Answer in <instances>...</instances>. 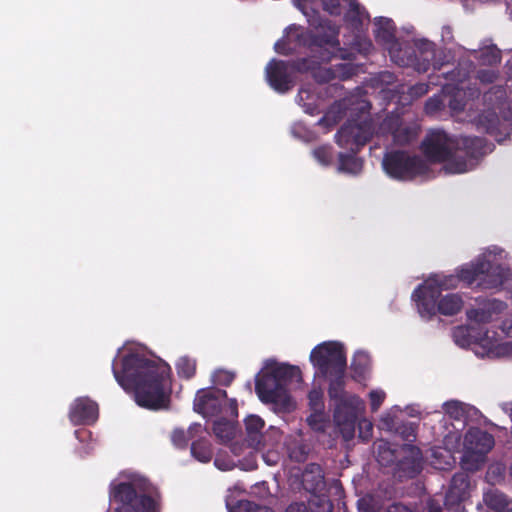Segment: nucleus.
<instances>
[{"label":"nucleus","instance_id":"f257e3e1","mask_svg":"<svg viewBox=\"0 0 512 512\" xmlns=\"http://www.w3.org/2000/svg\"><path fill=\"white\" fill-rule=\"evenodd\" d=\"M117 383L125 391H133L136 403L150 410L167 409L170 404L171 368L161 359H150L142 353L130 352L121 359V369L112 363Z\"/></svg>","mask_w":512,"mask_h":512},{"label":"nucleus","instance_id":"f03ea898","mask_svg":"<svg viewBox=\"0 0 512 512\" xmlns=\"http://www.w3.org/2000/svg\"><path fill=\"white\" fill-rule=\"evenodd\" d=\"M308 24L309 29L306 31H300L295 25L289 26L287 34L275 43V51L278 54L290 55L297 47H305L312 58L320 61L352 59V53L340 47L338 25L316 14L308 19Z\"/></svg>","mask_w":512,"mask_h":512},{"label":"nucleus","instance_id":"7ed1b4c3","mask_svg":"<svg viewBox=\"0 0 512 512\" xmlns=\"http://www.w3.org/2000/svg\"><path fill=\"white\" fill-rule=\"evenodd\" d=\"M110 497L117 504L114 512H160L161 509L162 497L158 488L141 476L111 484Z\"/></svg>","mask_w":512,"mask_h":512},{"label":"nucleus","instance_id":"20e7f679","mask_svg":"<svg viewBox=\"0 0 512 512\" xmlns=\"http://www.w3.org/2000/svg\"><path fill=\"white\" fill-rule=\"evenodd\" d=\"M459 284L457 275H434L420 284L413 292L418 312L427 320L436 315V301L443 290L454 289Z\"/></svg>","mask_w":512,"mask_h":512},{"label":"nucleus","instance_id":"39448f33","mask_svg":"<svg viewBox=\"0 0 512 512\" xmlns=\"http://www.w3.org/2000/svg\"><path fill=\"white\" fill-rule=\"evenodd\" d=\"M311 58H298L292 61L272 59L265 73L270 87L280 94L289 92L294 86V72L305 73L313 68Z\"/></svg>","mask_w":512,"mask_h":512},{"label":"nucleus","instance_id":"423d86ee","mask_svg":"<svg viewBox=\"0 0 512 512\" xmlns=\"http://www.w3.org/2000/svg\"><path fill=\"white\" fill-rule=\"evenodd\" d=\"M382 167L390 178L399 181L413 180L428 171V166L421 157L401 150L385 153Z\"/></svg>","mask_w":512,"mask_h":512},{"label":"nucleus","instance_id":"0eeeda50","mask_svg":"<svg viewBox=\"0 0 512 512\" xmlns=\"http://www.w3.org/2000/svg\"><path fill=\"white\" fill-rule=\"evenodd\" d=\"M310 361L323 376L346 371L347 359L341 343L328 341L317 345L310 354Z\"/></svg>","mask_w":512,"mask_h":512},{"label":"nucleus","instance_id":"6e6552de","mask_svg":"<svg viewBox=\"0 0 512 512\" xmlns=\"http://www.w3.org/2000/svg\"><path fill=\"white\" fill-rule=\"evenodd\" d=\"M494 437L481 429H470L465 435L466 451L462 466L467 471H477L485 462L486 455L494 447Z\"/></svg>","mask_w":512,"mask_h":512},{"label":"nucleus","instance_id":"1a4fd4ad","mask_svg":"<svg viewBox=\"0 0 512 512\" xmlns=\"http://www.w3.org/2000/svg\"><path fill=\"white\" fill-rule=\"evenodd\" d=\"M456 148L457 138L443 130H431L421 143V150L426 159L431 163H446L448 171L450 161L455 159Z\"/></svg>","mask_w":512,"mask_h":512},{"label":"nucleus","instance_id":"9d476101","mask_svg":"<svg viewBox=\"0 0 512 512\" xmlns=\"http://www.w3.org/2000/svg\"><path fill=\"white\" fill-rule=\"evenodd\" d=\"M374 128L371 121H347L336 133L337 144L357 154L372 138Z\"/></svg>","mask_w":512,"mask_h":512},{"label":"nucleus","instance_id":"9b49d317","mask_svg":"<svg viewBox=\"0 0 512 512\" xmlns=\"http://www.w3.org/2000/svg\"><path fill=\"white\" fill-rule=\"evenodd\" d=\"M485 146V139L481 137L457 138L455 159L450 161L449 172L459 174L468 171L469 162L482 156L485 153Z\"/></svg>","mask_w":512,"mask_h":512},{"label":"nucleus","instance_id":"f8f14e48","mask_svg":"<svg viewBox=\"0 0 512 512\" xmlns=\"http://www.w3.org/2000/svg\"><path fill=\"white\" fill-rule=\"evenodd\" d=\"M382 135H391L398 145H407L414 141L418 135V128L414 124L404 123L399 115H387L379 125Z\"/></svg>","mask_w":512,"mask_h":512},{"label":"nucleus","instance_id":"ddd939ff","mask_svg":"<svg viewBox=\"0 0 512 512\" xmlns=\"http://www.w3.org/2000/svg\"><path fill=\"white\" fill-rule=\"evenodd\" d=\"M255 391L259 399L264 403H279L287 398L272 367L256 377Z\"/></svg>","mask_w":512,"mask_h":512},{"label":"nucleus","instance_id":"4468645a","mask_svg":"<svg viewBox=\"0 0 512 512\" xmlns=\"http://www.w3.org/2000/svg\"><path fill=\"white\" fill-rule=\"evenodd\" d=\"M227 400V392L219 388H206L197 391L194 399V410L204 417L217 416Z\"/></svg>","mask_w":512,"mask_h":512},{"label":"nucleus","instance_id":"2eb2a0df","mask_svg":"<svg viewBox=\"0 0 512 512\" xmlns=\"http://www.w3.org/2000/svg\"><path fill=\"white\" fill-rule=\"evenodd\" d=\"M401 450L404 455L400 459L397 458L395 473L399 478L412 479L422 470V452L412 444L402 445Z\"/></svg>","mask_w":512,"mask_h":512},{"label":"nucleus","instance_id":"dca6fc26","mask_svg":"<svg viewBox=\"0 0 512 512\" xmlns=\"http://www.w3.org/2000/svg\"><path fill=\"white\" fill-rule=\"evenodd\" d=\"M507 308V304L501 300L492 299L486 301L479 308H472L466 311L470 321L478 324H487L496 320Z\"/></svg>","mask_w":512,"mask_h":512},{"label":"nucleus","instance_id":"f3484780","mask_svg":"<svg viewBox=\"0 0 512 512\" xmlns=\"http://www.w3.org/2000/svg\"><path fill=\"white\" fill-rule=\"evenodd\" d=\"M98 418V405L88 398H78L69 411V419L75 425L92 424Z\"/></svg>","mask_w":512,"mask_h":512},{"label":"nucleus","instance_id":"a211bd4d","mask_svg":"<svg viewBox=\"0 0 512 512\" xmlns=\"http://www.w3.org/2000/svg\"><path fill=\"white\" fill-rule=\"evenodd\" d=\"M488 267L483 268L480 276V287L482 289H494L501 287L510 275L509 269L501 264L486 260Z\"/></svg>","mask_w":512,"mask_h":512},{"label":"nucleus","instance_id":"6ab92c4d","mask_svg":"<svg viewBox=\"0 0 512 512\" xmlns=\"http://www.w3.org/2000/svg\"><path fill=\"white\" fill-rule=\"evenodd\" d=\"M301 483L310 494L323 492L326 488V482L322 467L317 463L307 464L302 473Z\"/></svg>","mask_w":512,"mask_h":512},{"label":"nucleus","instance_id":"aec40b11","mask_svg":"<svg viewBox=\"0 0 512 512\" xmlns=\"http://www.w3.org/2000/svg\"><path fill=\"white\" fill-rule=\"evenodd\" d=\"M274 370L280 384L286 395L288 396V387L292 384H300L302 382V373L298 366L290 364H275L271 366Z\"/></svg>","mask_w":512,"mask_h":512},{"label":"nucleus","instance_id":"412c9836","mask_svg":"<svg viewBox=\"0 0 512 512\" xmlns=\"http://www.w3.org/2000/svg\"><path fill=\"white\" fill-rule=\"evenodd\" d=\"M246 430V442L251 448H258L262 444V430L265 426L264 420L257 415H249L244 420Z\"/></svg>","mask_w":512,"mask_h":512},{"label":"nucleus","instance_id":"4be33fe9","mask_svg":"<svg viewBox=\"0 0 512 512\" xmlns=\"http://www.w3.org/2000/svg\"><path fill=\"white\" fill-rule=\"evenodd\" d=\"M376 41L385 45L396 43V26L392 19L378 17L374 20Z\"/></svg>","mask_w":512,"mask_h":512},{"label":"nucleus","instance_id":"5701e85b","mask_svg":"<svg viewBox=\"0 0 512 512\" xmlns=\"http://www.w3.org/2000/svg\"><path fill=\"white\" fill-rule=\"evenodd\" d=\"M342 14H344L346 24L353 31H360L364 23L369 21V14L357 0H351V5L345 8Z\"/></svg>","mask_w":512,"mask_h":512},{"label":"nucleus","instance_id":"b1692460","mask_svg":"<svg viewBox=\"0 0 512 512\" xmlns=\"http://www.w3.org/2000/svg\"><path fill=\"white\" fill-rule=\"evenodd\" d=\"M464 301L458 293H450L443 297H439L436 301V313L445 316H454L458 314L463 307Z\"/></svg>","mask_w":512,"mask_h":512},{"label":"nucleus","instance_id":"393cba45","mask_svg":"<svg viewBox=\"0 0 512 512\" xmlns=\"http://www.w3.org/2000/svg\"><path fill=\"white\" fill-rule=\"evenodd\" d=\"M370 368L371 359L369 354L364 351L356 352L350 365L352 378L357 382L365 380L370 372Z\"/></svg>","mask_w":512,"mask_h":512},{"label":"nucleus","instance_id":"a878e982","mask_svg":"<svg viewBox=\"0 0 512 512\" xmlns=\"http://www.w3.org/2000/svg\"><path fill=\"white\" fill-rule=\"evenodd\" d=\"M485 267H488L485 259H478L475 263L461 267L457 272L459 282L463 281L468 285L476 283L480 287V276Z\"/></svg>","mask_w":512,"mask_h":512},{"label":"nucleus","instance_id":"bb28decb","mask_svg":"<svg viewBox=\"0 0 512 512\" xmlns=\"http://www.w3.org/2000/svg\"><path fill=\"white\" fill-rule=\"evenodd\" d=\"M447 493H453L454 497L468 500L470 497V479L467 472H457L453 475Z\"/></svg>","mask_w":512,"mask_h":512},{"label":"nucleus","instance_id":"cd10ccee","mask_svg":"<svg viewBox=\"0 0 512 512\" xmlns=\"http://www.w3.org/2000/svg\"><path fill=\"white\" fill-rule=\"evenodd\" d=\"M478 125L487 134L494 136L495 139L499 141L498 137L502 135L500 130L501 121L496 112L486 111L480 114L478 117Z\"/></svg>","mask_w":512,"mask_h":512},{"label":"nucleus","instance_id":"c85d7f7f","mask_svg":"<svg viewBox=\"0 0 512 512\" xmlns=\"http://www.w3.org/2000/svg\"><path fill=\"white\" fill-rule=\"evenodd\" d=\"M472 67V62L459 63L453 70L444 73L445 78L455 84L453 89L460 91L463 89L461 85L469 78Z\"/></svg>","mask_w":512,"mask_h":512},{"label":"nucleus","instance_id":"c756f323","mask_svg":"<svg viewBox=\"0 0 512 512\" xmlns=\"http://www.w3.org/2000/svg\"><path fill=\"white\" fill-rule=\"evenodd\" d=\"M484 500L486 504L493 510L498 512H511L512 511V500L508 497L495 490L485 494Z\"/></svg>","mask_w":512,"mask_h":512},{"label":"nucleus","instance_id":"7c9ffc66","mask_svg":"<svg viewBox=\"0 0 512 512\" xmlns=\"http://www.w3.org/2000/svg\"><path fill=\"white\" fill-rule=\"evenodd\" d=\"M202 432L201 424L194 423L190 425L187 432L183 429H174L171 433V441L178 448H186L188 441L194 438L198 433Z\"/></svg>","mask_w":512,"mask_h":512},{"label":"nucleus","instance_id":"2f4dec72","mask_svg":"<svg viewBox=\"0 0 512 512\" xmlns=\"http://www.w3.org/2000/svg\"><path fill=\"white\" fill-rule=\"evenodd\" d=\"M474 57L481 65L494 66L501 62L502 55L496 45H489L475 51Z\"/></svg>","mask_w":512,"mask_h":512},{"label":"nucleus","instance_id":"473e14b6","mask_svg":"<svg viewBox=\"0 0 512 512\" xmlns=\"http://www.w3.org/2000/svg\"><path fill=\"white\" fill-rule=\"evenodd\" d=\"M338 161V169L341 172L357 175L362 171L363 161L360 158H357L352 152L349 154L339 153Z\"/></svg>","mask_w":512,"mask_h":512},{"label":"nucleus","instance_id":"72a5a7b5","mask_svg":"<svg viewBox=\"0 0 512 512\" xmlns=\"http://www.w3.org/2000/svg\"><path fill=\"white\" fill-rule=\"evenodd\" d=\"M329 387L328 395L331 399L342 401L345 394V371L336 372L328 375Z\"/></svg>","mask_w":512,"mask_h":512},{"label":"nucleus","instance_id":"f704fd0d","mask_svg":"<svg viewBox=\"0 0 512 512\" xmlns=\"http://www.w3.org/2000/svg\"><path fill=\"white\" fill-rule=\"evenodd\" d=\"M191 454L200 462H210L213 457V450L210 441L206 438H200L193 441L191 444Z\"/></svg>","mask_w":512,"mask_h":512},{"label":"nucleus","instance_id":"c9c22d12","mask_svg":"<svg viewBox=\"0 0 512 512\" xmlns=\"http://www.w3.org/2000/svg\"><path fill=\"white\" fill-rule=\"evenodd\" d=\"M306 505L309 512H332L333 510L332 502L323 492L311 494Z\"/></svg>","mask_w":512,"mask_h":512},{"label":"nucleus","instance_id":"e433bc0d","mask_svg":"<svg viewBox=\"0 0 512 512\" xmlns=\"http://www.w3.org/2000/svg\"><path fill=\"white\" fill-rule=\"evenodd\" d=\"M226 506L229 512H275L270 507L259 505L249 500H240L235 505H232L227 500Z\"/></svg>","mask_w":512,"mask_h":512},{"label":"nucleus","instance_id":"4c0bfd02","mask_svg":"<svg viewBox=\"0 0 512 512\" xmlns=\"http://www.w3.org/2000/svg\"><path fill=\"white\" fill-rule=\"evenodd\" d=\"M377 461L382 466H390L396 463L397 461V452L393 449L389 442L381 441L377 445Z\"/></svg>","mask_w":512,"mask_h":512},{"label":"nucleus","instance_id":"58836bf2","mask_svg":"<svg viewBox=\"0 0 512 512\" xmlns=\"http://www.w3.org/2000/svg\"><path fill=\"white\" fill-rule=\"evenodd\" d=\"M311 60L313 61V68L308 70V72H312V76L317 83H328L336 79L332 67H320L318 66V64L321 63L322 61L318 60L317 58H313ZM330 61L331 60H329L328 62Z\"/></svg>","mask_w":512,"mask_h":512},{"label":"nucleus","instance_id":"ea45409f","mask_svg":"<svg viewBox=\"0 0 512 512\" xmlns=\"http://www.w3.org/2000/svg\"><path fill=\"white\" fill-rule=\"evenodd\" d=\"M177 374L180 378L190 379L196 372V361L188 356L180 357L176 363Z\"/></svg>","mask_w":512,"mask_h":512},{"label":"nucleus","instance_id":"a19ab883","mask_svg":"<svg viewBox=\"0 0 512 512\" xmlns=\"http://www.w3.org/2000/svg\"><path fill=\"white\" fill-rule=\"evenodd\" d=\"M335 419L337 421L341 433L343 434V437L346 440L353 438L355 433L356 416L354 414H351L346 416L344 420H341L340 413H336Z\"/></svg>","mask_w":512,"mask_h":512},{"label":"nucleus","instance_id":"79ce46f5","mask_svg":"<svg viewBox=\"0 0 512 512\" xmlns=\"http://www.w3.org/2000/svg\"><path fill=\"white\" fill-rule=\"evenodd\" d=\"M325 12L332 16H340L345 8L351 5V0H320Z\"/></svg>","mask_w":512,"mask_h":512},{"label":"nucleus","instance_id":"37998d69","mask_svg":"<svg viewBox=\"0 0 512 512\" xmlns=\"http://www.w3.org/2000/svg\"><path fill=\"white\" fill-rule=\"evenodd\" d=\"M505 465L502 463H495L489 466L486 473V480L492 485L501 483L505 477Z\"/></svg>","mask_w":512,"mask_h":512},{"label":"nucleus","instance_id":"c03bdc74","mask_svg":"<svg viewBox=\"0 0 512 512\" xmlns=\"http://www.w3.org/2000/svg\"><path fill=\"white\" fill-rule=\"evenodd\" d=\"M416 428L417 425L412 422L397 423L395 432L401 436V438L411 444L416 439Z\"/></svg>","mask_w":512,"mask_h":512},{"label":"nucleus","instance_id":"a18cd8bd","mask_svg":"<svg viewBox=\"0 0 512 512\" xmlns=\"http://www.w3.org/2000/svg\"><path fill=\"white\" fill-rule=\"evenodd\" d=\"M314 158L322 165L328 166L333 161V148L330 145H322L313 150Z\"/></svg>","mask_w":512,"mask_h":512},{"label":"nucleus","instance_id":"49530a36","mask_svg":"<svg viewBox=\"0 0 512 512\" xmlns=\"http://www.w3.org/2000/svg\"><path fill=\"white\" fill-rule=\"evenodd\" d=\"M466 500L454 497L453 493H446L444 506L447 512H466L464 502Z\"/></svg>","mask_w":512,"mask_h":512},{"label":"nucleus","instance_id":"de8ad7c7","mask_svg":"<svg viewBox=\"0 0 512 512\" xmlns=\"http://www.w3.org/2000/svg\"><path fill=\"white\" fill-rule=\"evenodd\" d=\"M335 78L339 80H347L355 74V67L350 63H340L332 66Z\"/></svg>","mask_w":512,"mask_h":512},{"label":"nucleus","instance_id":"09e8293b","mask_svg":"<svg viewBox=\"0 0 512 512\" xmlns=\"http://www.w3.org/2000/svg\"><path fill=\"white\" fill-rule=\"evenodd\" d=\"M443 410L455 420H459L463 416L462 403L457 400L446 401L443 404Z\"/></svg>","mask_w":512,"mask_h":512},{"label":"nucleus","instance_id":"8fccbe9b","mask_svg":"<svg viewBox=\"0 0 512 512\" xmlns=\"http://www.w3.org/2000/svg\"><path fill=\"white\" fill-rule=\"evenodd\" d=\"M234 379H235L234 373L227 371V370H223V369L217 370L213 376V380H214L215 384L220 385V386H225V387L230 386L231 383L234 381Z\"/></svg>","mask_w":512,"mask_h":512},{"label":"nucleus","instance_id":"3c124183","mask_svg":"<svg viewBox=\"0 0 512 512\" xmlns=\"http://www.w3.org/2000/svg\"><path fill=\"white\" fill-rule=\"evenodd\" d=\"M308 400L311 408L315 412L321 411L323 409V392L321 389H312L308 394Z\"/></svg>","mask_w":512,"mask_h":512},{"label":"nucleus","instance_id":"603ef678","mask_svg":"<svg viewBox=\"0 0 512 512\" xmlns=\"http://www.w3.org/2000/svg\"><path fill=\"white\" fill-rule=\"evenodd\" d=\"M213 432L223 440H230L232 437L231 428L226 421H216L213 425Z\"/></svg>","mask_w":512,"mask_h":512},{"label":"nucleus","instance_id":"864d4df0","mask_svg":"<svg viewBox=\"0 0 512 512\" xmlns=\"http://www.w3.org/2000/svg\"><path fill=\"white\" fill-rule=\"evenodd\" d=\"M386 394L382 390H372L369 393L371 411L376 412L384 402Z\"/></svg>","mask_w":512,"mask_h":512},{"label":"nucleus","instance_id":"5fc2aeb1","mask_svg":"<svg viewBox=\"0 0 512 512\" xmlns=\"http://www.w3.org/2000/svg\"><path fill=\"white\" fill-rule=\"evenodd\" d=\"M444 102L440 96H432L425 103V111L427 114H435L442 110Z\"/></svg>","mask_w":512,"mask_h":512},{"label":"nucleus","instance_id":"6e6d98bb","mask_svg":"<svg viewBox=\"0 0 512 512\" xmlns=\"http://www.w3.org/2000/svg\"><path fill=\"white\" fill-rule=\"evenodd\" d=\"M315 0H295L297 6L302 10V12L306 15L307 17V20L312 17L313 15H318L319 17L320 14L318 11L314 10L311 5L314 3Z\"/></svg>","mask_w":512,"mask_h":512},{"label":"nucleus","instance_id":"4d7b16f0","mask_svg":"<svg viewBox=\"0 0 512 512\" xmlns=\"http://www.w3.org/2000/svg\"><path fill=\"white\" fill-rule=\"evenodd\" d=\"M497 78V74L493 70L480 69L477 71L476 79L483 84H492Z\"/></svg>","mask_w":512,"mask_h":512},{"label":"nucleus","instance_id":"13d9d810","mask_svg":"<svg viewBox=\"0 0 512 512\" xmlns=\"http://www.w3.org/2000/svg\"><path fill=\"white\" fill-rule=\"evenodd\" d=\"M289 457L296 462H304L307 458V451L303 445L289 448Z\"/></svg>","mask_w":512,"mask_h":512},{"label":"nucleus","instance_id":"bf43d9fd","mask_svg":"<svg viewBox=\"0 0 512 512\" xmlns=\"http://www.w3.org/2000/svg\"><path fill=\"white\" fill-rule=\"evenodd\" d=\"M429 86L426 83H418L410 88L409 94L412 97H421L428 93Z\"/></svg>","mask_w":512,"mask_h":512},{"label":"nucleus","instance_id":"052dcab7","mask_svg":"<svg viewBox=\"0 0 512 512\" xmlns=\"http://www.w3.org/2000/svg\"><path fill=\"white\" fill-rule=\"evenodd\" d=\"M425 45V51L423 52V67L421 68L424 72H426L430 66V61H431V58L429 56H433L434 52H433V48H432V43L430 42H427L424 44Z\"/></svg>","mask_w":512,"mask_h":512},{"label":"nucleus","instance_id":"680f3d73","mask_svg":"<svg viewBox=\"0 0 512 512\" xmlns=\"http://www.w3.org/2000/svg\"><path fill=\"white\" fill-rule=\"evenodd\" d=\"M285 512H309V509L304 502H292L285 509Z\"/></svg>","mask_w":512,"mask_h":512},{"label":"nucleus","instance_id":"e2e57ef3","mask_svg":"<svg viewBox=\"0 0 512 512\" xmlns=\"http://www.w3.org/2000/svg\"><path fill=\"white\" fill-rule=\"evenodd\" d=\"M381 425L383 429H387L389 431H395L397 423L395 422L394 417L390 415H386L381 418Z\"/></svg>","mask_w":512,"mask_h":512},{"label":"nucleus","instance_id":"0e129e2a","mask_svg":"<svg viewBox=\"0 0 512 512\" xmlns=\"http://www.w3.org/2000/svg\"><path fill=\"white\" fill-rule=\"evenodd\" d=\"M500 329L506 336L512 337V314L503 320Z\"/></svg>","mask_w":512,"mask_h":512},{"label":"nucleus","instance_id":"69168bd1","mask_svg":"<svg viewBox=\"0 0 512 512\" xmlns=\"http://www.w3.org/2000/svg\"><path fill=\"white\" fill-rule=\"evenodd\" d=\"M427 512H442V505L440 501L430 498L426 504Z\"/></svg>","mask_w":512,"mask_h":512},{"label":"nucleus","instance_id":"338daca9","mask_svg":"<svg viewBox=\"0 0 512 512\" xmlns=\"http://www.w3.org/2000/svg\"><path fill=\"white\" fill-rule=\"evenodd\" d=\"M448 105L453 111L460 112L465 109V103L462 100H457L455 96L449 100Z\"/></svg>","mask_w":512,"mask_h":512},{"label":"nucleus","instance_id":"774afa93","mask_svg":"<svg viewBox=\"0 0 512 512\" xmlns=\"http://www.w3.org/2000/svg\"><path fill=\"white\" fill-rule=\"evenodd\" d=\"M388 512H414L409 507L401 504V503H395L389 506Z\"/></svg>","mask_w":512,"mask_h":512}]
</instances>
